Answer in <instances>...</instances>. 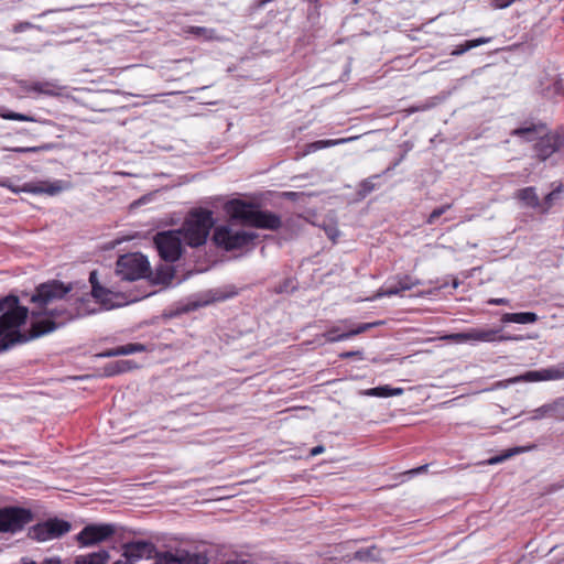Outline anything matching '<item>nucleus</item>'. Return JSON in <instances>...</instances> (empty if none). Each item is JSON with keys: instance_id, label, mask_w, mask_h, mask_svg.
<instances>
[{"instance_id": "nucleus-28", "label": "nucleus", "mask_w": 564, "mask_h": 564, "mask_svg": "<svg viewBox=\"0 0 564 564\" xmlns=\"http://www.w3.org/2000/svg\"><path fill=\"white\" fill-rule=\"evenodd\" d=\"M186 36L193 35L198 39H203L206 41L215 40L216 31L214 29H208L205 26H187L183 30Z\"/></svg>"}, {"instance_id": "nucleus-17", "label": "nucleus", "mask_w": 564, "mask_h": 564, "mask_svg": "<svg viewBox=\"0 0 564 564\" xmlns=\"http://www.w3.org/2000/svg\"><path fill=\"white\" fill-rule=\"evenodd\" d=\"M546 130L543 123H524L511 131V135L519 137L527 142L538 141L542 133Z\"/></svg>"}, {"instance_id": "nucleus-15", "label": "nucleus", "mask_w": 564, "mask_h": 564, "mask_svg": "<svg viewBox=\"0 0 564 564\" xmlns=\"http://www.w3.org/2000/svg\"><path fill=\"white\" fill-rule=\"evenodd\" d=\"M380 324H381V322L361 323L354 327L347 328L346 330L337 334V336H333V334L339 332V327H333L327 333L324 334V337L326 338V341H328V343L341 341V340L351 338L356 335H359L361 333H365V332L369 330L370 328H372L377 325H380Z\"/></svg>"}, {"instance_id": "nucleus-39", "label": "nucleus", "mask_w": 564, "mask_h": 564, "mask_svg": "<svg viewBox=\"0 0 564 564\" xmlns=\"http://www.w3.org/2000/svg\"><path fill=\"white\" fill-rule=\"evenodd\" d=\"M452 207L451 204H445L441 207H437L435 208L430 215H429V218H427V223L429 224H434L437 221V219L444 215L449 208Z\"/></svg>"}, {"instance_id": "nucleus-23", "label": "nucleus", "mask_w": 564, "mask_h": 564, "mask_svg": "<svg viewBox=\"0 0 564 564\" xmlns=\"http://www.w3.org/2000/svg\"><path fill=\"white\" fill-rule=\"evenodd\" d=\"M501 321L503 323L532 324L538 321V315L533 312L506 313Z\"/></svg>"}, {"instance_id": "nucleus-46", "label": "nucleus", "mask_w": 564, "mask_h": 564, "mask_svg": "<svg viewBox=\"0 0 564 564\" xmlns=\"http://www.w3.org/2000/svg\"><path fill=\"white\" fill-rule=\"evenodd\" d=\"M30 26H31V23L24 22V23H20L18 25H15L13 30H14V32H22Z\"/></svg>"}, {"instance_id": "nucleus-25", "label": "nucleus", "mask_w": 564, "mask_h": 564, "mask_svg": "<svg viewBox=\"0 0 564 564\" xmlns=\"http://www.w3.org/2000/svg\"><path fill=\"white\" fill-rule=\"evenodd\" d=\"M109 560V553L105 550L90 553L88 555H79L75 560V564H106Z\"/></svg>"}, {"instance_id": "nucleus-37", "label": "nucleus", "mask_w": 564, "mask_h": 564, "mask_svg": "<svg viewBox=\"0 0 564 564\" xmlns=\"http://www.w3.org/2000/svg\"><path fill=\"white\" fill-rule=\"evenodd\" d=\"M377 549L375 546L361 549L355 553V558L367 561V560H376L377 558Z\"/></svg>"}, {"instance_id": "nucleus-8", "label": "nucleus", "mask_w": 564, "mask_h": 564, "mask_svg": "<svg viewBox=\"0 0 564 564\" xmlns=\"http://www.w3.org/2000/svg\"><path fill=\"white\" fill-rule=\"evenodd\" d=\"M562 148H564V131L546 132L545 130L534 144L536 156L541 161L547 160Z\"/></svg>"}, {"instance_id": "nucleus-21", "label": "nucleus", "mask_w": 564, "mask_h": 564, "mask_svg": "<svg viewBox=\"0 0 564 564\" xmlns=\"http://www.w3.org/2000/svg\"><path fill=\"white\" fill-rule=\"evenodd\" d=\"M538 381H543L542 369L529 370L522 375L509 378L503 382H499V386L508 387L510 384L520 383V382H538Z\"/></svg>"}, {"instance_id": "nucleus-41", "label": "nucleus", "mask_w": 564, "mask_h": 564, "mask_svg": "<svg viewBox=\"0 0 564 564\" xmlns=\"http://www.w3.org/2000/svg\"><path fill=\"white\" fill-rule=\"evenodd\" d=\"M521 452H523V448H521V447H514V448H512V449H509V452H508V453H506L505 455L494 457V458H491L489 462H490L491 464L500 463V462H502L503 459L509 458V457L513 456L514 454H518V453H521Z\"/></svg>"}, {"instance_id": "nucleus-30", "label": "nucleus", "mask_w": 564, "mask_h": 564, "mask_svg": "<svg viewBox=\"0 0 564 564\" xmlns=\"http://www.w3.org/2000/svg\"><path fill=\"white\" fill-rule=\"evenodd\" d=\"M350 140H352V138H343V139H336V140H318V141L307 144L306 152L310 153V152H314V151L322 150L325 148H330V147H334L337 144H343Z\"/></svg>"}, {"instance_id": "nucleus-11", "label": "nucleus", "mask_w": 564, "mask_h": 564, "mask_svg": "<svg viewBox=\"0 0 564 564\" xmlns=\"http://www.w3.org/2000/svg\"><path fill=\"white\" fill-rule=\"evenodd\" d=\"M156 554V547L152 542L133 541L123 545V556L131 563L154 557Z\"/></svg>"}, {"instance_id": "nucleus-18", "label": "nucleus", "mask_w": 564, "mask_h": 564, "mask_svg": "<svg viewBox=\"0 0 564 564\" xmlns=\"http://www.w3.org/2000/svg\"><path fill=\"white\" fill-rule=\"evenodd\" d=\"M416 282H413L410 276H404L399 280L397 284H390L382 286L371 300L379 299L382 296H391L404 291L411 290Z\"/></svg>"}, {"instance_id": "nucleus-10", "label": "nucleus", "mask_w": 564, "mask_h": 564, "mask_svg": "<svg viewBox=\"0 0 564 564\" xmlns=\"http://www.w3.org/2000/svg\"><path fill=\"white\" fill-rule=\"evenodd\" d=\"M116 532L113 524H89L86 525L77 535V541L83 546H91L111 538Z\"/></svg>"}, {"instance_id": "nucleus-27", "label": "nucleus", "mask_w": 564, "mask_h": 564, "mask_svg": "<svg viewBox=\"0 0 564 564\" xmlns=\"http://www.w3.org/2000/svg\"><path fill=\"white\" fill-rule=\"evenodd\" d=\"M45 523L53 539L59 538L61 535L67 533L70 530L69 522L65 520L51 519L47 520Z\"/></svg>"}, {"instance_id": "nucleus-47", "label": "nucleus", "mask_w": 564, "mask_h": 564, "mask_svg": "<svg viewBox=\"0 0 564 564\" xmlns=\"http://www.w3.org/2000/svg\"><path fill=\"white\" fill-rule=\"evenodd\" d=\"M323 452H324V447L322 445H318V446L312 448L311 454L313 456H316V455H318V454H321Z\"/></svg>"}, {"instance_id": "nucleus-33", "label": "nucleus", "mask_w": 564, "mask_h": 564, "mask_svg": "<svg viewBox=\"0 0 564 564\" xmlns=\"http://www.w3.org/2000/svg\"><path fill=\"white\" fill-rule=\"evenodd\" d=\"M379 178V175H373L367 180H364L359 185V195L366 197L377 187L376 180Z\"/></svg>"}, {"instance_id": "nucleus-48", "label": "nucleus", "mask_w": 564, "mask_h": 564, "mask_svg": "<svg viewBox=\"0 0 564 564\" xmlns=\"http://www.w3.org/2000/svg\"><path fill=\"white\" fill-rule=\"evenodd\" d=\"M208 303H193V304H189L188 307H187V311L189 310H194V308H197L199 306H203V305H207Z\"/></svg>"}, {"instance_id": "nucleus-52", "label": "nucleus", "mask_w": 564, "mask_h": 564, "mask_svg": "<svg viewBox=\"0 0 564 564\" xmlns=\"http://www.w3.org/2000/svg\"><path fill=\"white\" fill-rule=\"evenodd\" d=\"M23 564H36V563H35V562H33V561H30V562H25V563H23Z\"/></svg>"}, {"instance_id": "nucleus-38", "label": "nucleus", "mask_w": 564, "mask_h": 564, "mask_svg": "<svg viewBox=\"0 0 564 564\" xmlns=\"http://www.w3.org/2000/svg\"><path fill=\"white\" fill-rule=\"evenodd\" d=\"M50 144H44L40 147H17L9 149L10 151L18 152V153H37L40 151L50 150Z\"/></svg>"}, {"instance_id": "nucleus-9", "label": "nucleus", "mask_w": 564, "mask_h": 564, "mask_svg": "<svg viewBox=\"0 0 564 564\" xmlns=\"http://www.w3.org/2000/svg\"><path fill=\"white\" fill-rule=\"evenodd\" d=\"M31 520L30 511L22 508L0 509V531H20Z\"/></svg>"}, {"instance_id": "nucleus-13", "label": "nucleus", "mask_w": 564, "mask_h": 564, "mask_svg": "<svg viewBox=\"0 0 564 564\" xmlns=\"http://www.w3.org/2000/svg\"><path fill=\"white\" fill-rule=\"evenodd\" d=\"M225 210L232 219L249 225L256 206L241 199H231L225 204Z\"/></svg>"}, {"instance_id": "nucleus-29", "label": "nucleus", "mask_w": 564, "mask_h": 564, "mask_svg": "<svg viewBox=\"0 0 564 564\" xmlns=\"http://www.w3.org/2000/svg\"><path fill=\"white\" fill-rule=\"evenodd\" d=\"M543 381L564 379V361L542 369Z\"/></svg>"}, {"instance_id": "nucleus-7", "label": "nucleus", "mask_w": 564, "mask_h": 564, "mask_svg": "<svg viewBox=\"0 0 564 564\" xmlns=\"http://www.w3.org/2000/svg\"><path fill=\"white\" fill-rule=\"evenodd\" d=\"M0 187L8 188L13 193L24 192V193H32V194H47L50 196L57 195L66 188L63 181H55V182L37 181V182L25 183L22 186H17L8 177H0Z\"/></svg>"}, {"instance_id": "nucleus-35", "label": "nucleus", "mask_w": 564, "mask_h": 564, "mask_svg": "<svg viewBox=\"0 0 564 564\" xmlns=\"http://www.w3.org/2000/svg\"><path fill=\"white\" fill-rule=\"evenodd\" d=\"M0 117L7 120L35 121V119L31 116L14 112L7 109H0Z\"/></svg>"}, {"instance_id": "nucleus-24", "label": "nucleus", "mask_w": 564, "mask_h": 564, "mask_svg": "<svg viewBox=\"0 0 564 564\" xmlns=\"http://www.w3.org/2000/svg\"><path fill=\"white\" fill-rule=\"evenodd\" d=\"M403 389L401 388H391L390 386H380L376 388L368 389L362 392L365 395L376 397V398H389L394 395L402 394Z\"/></svg>"}, {"instance_id": "nucleus-14", "label": "nucleus", "mask_w": 564, "mask_h": 564, "mask_svg": "<svg viewBox=\"0 0 564 564\" xmlns=\"http://www.w3.org/2000/svg\"><path fill=\"white\" fill-rule=\"evenodd\" d=\"M249 226L267 230H278L282 226V220L279 215L272 212L256 208Z\"/></svg>"}, {"instance_id": "nucleus-34", "label": "nucleus", "mask_w": 564, "mask_h": 564, "mask_svg": "<svg viewBox=\"0 0 564 564\" xmlns=\"http://www.w3.org/2000/svg\"><path fill=\"white\" fill-rule=\"evenodd\" d=\"M563 192V185L558 184L552 192H550L545 197L543 202V212H546L550 209L554 203V200L560 198L561 193Z\"/></svg>"}, {"instance_id": "nucleus-51", "label": "nucleus", "mask_w": 564, "mask_h": 564, "mask_svg": "<svg viewBox=\"0 0 564 564\" xmlns=\"http://www.w3.org/2000/svg\"><path fill=\"white\" fill-rule=\"evenodd\" d=\"M113 564H126V563H124V562H122V561H117V562H115Z\"/></svg>"}, {"instance_id": "nucleus-1", "label": "nucleus", "mask_w": 564, "mask_h": 564, "mask_svg": "<svg viewBox=\"0 0 564 564\" xmlns=\"http://www.w3.org/2000/svg\"><path fill=\"white\" fill-rule=\"evenodd\" d=\"M31 302L35 307L32 315H44L47 318L32 323L28 335L19 329L28 318V307L20 305L19 297L14 294L0 299V352L54 332L75 318L97 312L89 307L88 293H78L74 283L65 284L59 280L37 285Z\"/></svg>"}, {"instance_id": "nucleus-5", "label": "nucleus", "mask_w": 564, "mask_h": 564, "mask_svg": "<svg viewBox=\"0 0 564 564\" xmlns=\"http://www.w3.org/2000/svg\"><path fill=\"white\" fill-rule=\"evenodd\" d=\"M153 240L159 256L165 262H175L181 258L184 240L180 230L160 231Z\"/></svg>"}, {"instance_id": "nucleus-22", "label": "nucleus", "mask_w": 564, "mask_h": 564, "mask_svg": "<svg viewBox=\"0 0 564 564\" xmlns=\"http://www.w3.org/2000/svg\"><path fill=\"white\" fill-rule=\"evenodd\" d=\"M133 368H135V365L131 360H117L109 362L104 367V375L106 377H112L129 371Z\"/></svg>"}, {"instance_id": "nucleus-19", "label": "nucleus", "mask_w": 564, "mask_h": 564, "mask_svg": "<svg viewBox=\"0 0 564 564\" xmlns=\"http://www.w3.org/2000/svg\"><path fill=\"white\" fill-rule=\"evenodd\" d=\"M89 282L91 284L90 295L96 299V301L104 306V308L109 310L112 308L113 305L108 303V296L110 292L105 288L100 286L97 280V272L93 271L89 274Z\"/></svg>"}, {"instance_id": "nucleus-4", "label": "nucleus", "mask_w": 564, "mask_h": 564, "mask_svg": "<svg viewBox=\"0 0 564 564\" xmlns=\"http://www.w3.org/2000/svg\"><path fill=\"white\" fill-rule=\"evenodd\" d=\"M150 272V263L143 254L139 252L120 256L116 273L126 281H135L145 278Z\"/></svg>"}, {"instance_id": "nucleus-16", "label": "nucleus", "mask_w": 564, "mask_h": 564, "mask_svg": "<svg viewBox=\"0 0 564 564\" xmlns=\"http://www.w3.org/2000/svg\"><path fill=\"white\" fill-rule=\"evenodd\" d=\"M23 89L26 93H35L39 95L59 96L63 87L58 84L57 80L52 79L25 83L23 85Z\"/></svg>"}, {"instance_id": "nucleus-2", "label": "nucleus", "mask_w": 564, "mask_h": 564, "mask_svg": "<svg viewBox=\"0 0 564 564\" xmlns=\"http://www.w3.org/2000/svg\"><path fill=\"white\" fill-rule=\"evenodd\" d=\"M214 224L213 213L198 208L189 213L178 230L186 245L197 248L206 243Z\"/></svg>"}, {"instance_id": "nucleus-40", "label": "nucleus", "mask_w": 564, "mask_h": 564, "mask_svg": "<svg viewBox=\"0 0 564 564\" xmlns=\"http://www.w3.org/2000/svg\"><path fill=\"white\" fill-rule=\"evenodd\" d=\"M326 236L332 240L336 241L339 236V230L335 224L323 225Z\"/></svg>"}, {"instance_id": "nucleus-50", "label": "nucleus", "mask_w": 564, "mask_h": 564, "mask_svg": "<svg viewBox=\"0 0 564 564\" xmlns=\"http://www.w3.org/2000/svg\"><path fill=\"white\" fill-rule=\"evenodd\" d=\"M226 564H248L246 561H230V562H227Z\"/></svg>"}, {"instance_id": "nucleus-20", "label": "nucleus", "mask_w": 564, "mask_h": 564, "mask_svg": "<svg viewBox=\"0 0 564 564\" xmlns=\"http://www.w3.org/2000/svg\"><path fill=\"white\" fill-rule=\"evenodd\" d=\"M516 198H518L525 206L531 207V208H539L542 206L540 203L539 196L536 194V189L533 186H529V187L519 189L516 193Z\"/></svg>"}, {"instance_id": "nucleus-26", "label": "nucleus", "mask_w": 564, "mask_h": 564, "mask_svg": "<svg viewBox=\"0 0 564 564\" xmlns=\"http://www.w3.org/2000/svg\"><path fill=\"white\" fill-rule=\"evenodd\" d=\"M491 41L490 37H478L475 40H467L462 44L455 46V48L451 52L453 56H459L464 53L468 52L471 48L478 47L480 45L487 44Z\"/></svg>"}, {"instance_id": "nucleus-49", "label": "nucleus", "mask_w": 564, "mask_h": 564, "mask_svg": "<svg viewBox=\"0 0 564 564\" xmlns=\"http://www.w3.org/2000/svg\"><path fill=\"white\" fill-rule=\"evenodd\" d=\"M422 470H423V466H420V467H417V468H415V469L410 470L409 473H410V474H419V473H421Z\"/></svg>"}, {"instance_id": "nucleus-53", "label": "nucleus", "mask_w": 564, "mask_h": 564, "mask_svg": "<svg viewBox=\"0 0 564 564\" xmlns=\"http://www.w3.org/2000/svg\"><path fill=\"white\" fill-rule=\"evenodd\" d=\"M431 340H433V338H426V337L424 338V341H425V343H426V341H431Z\"/></svg>"}, {"instance_id": "nucleus-6", "label": "nucleus", "mask_w": 564, "mask_h": 564, "mask_svg": "<svg viewBox=\"0 0 564 564\" xmlns=\"http://www.w3.org/2000/svg\"><path fill=\"white\" fill-rule=\"evenodd\" d=\"M501 328H470L466 332L454 333L442 337V339H448L456 343L463 341H505V340H518L519 337L501 335Z\"/></svg>"}, {"instance_id": "nucleus-43", "label": "nucleus", "mask_w": 564, "mask_h": 564, "mask_svg": "<svg viewBox=\"0 0 564 564\" xmlns=\"http://www.w3.org/2000/svg\"><path fill=\"white\" fill-rule=\"evenodd\" d=\"M97 356L100 358L117 357L118 356L117 348L115 347V348L106 349L102 352L98 354Z\"/></svg>"}, {"instance_id": "nucleus-36", "label": "nucleus", "mask_w": 564, "mask_h": 564, "mask_svg": "<svg viewBox=\"0 0 564 564\" xmlns=\"http://www.w3.org/2000/svg\"><path fill=\"white\" fill-rule=\"evenodd\" d=\"M546 95L555 98L564 96V85L561 79L555 80L550 87L546 88Z\"/></svg>"}, {"instance_id": "nucleus-42", "label": "nucleus", "mask_w": 564, "mask_h": 564, "mask_svg": "<svg viewBox=\"0 0 564 564\" xmlns=\"http://www.w3.org/2000/svg\"><path fill=\"white\" fill-rule=\"evenodd\" d=\"M516 0H491V4L496 9H505L512 4Z\"/></svg>"}, {"instance_id": "nucleus-32", "label": "nucleus", "mask_w": 564, "mask_h": 564, "mask_svg": "<svg viewBox=\"0 0 564 564\" xmlns=\"http://www.w3.org/2000/svg\"><path fill=\"white\" fill-rule=\"evenodd\" d=\"M31 536L37 541H47L52 540V534L48 532V529L46 528V523H40L33 527L31 531Z\"/></svg>"}, {"instance_id": "nucleus-31", "label": "nucleus", "mask_w": 564, "mask_h": 564, "mask_svg": "<svg viewBox=\"0 0 564 564\" xmlns=\"http://www.w3.org/2000/svg\"><path fill=\"white\" fill-rule=\"evenodd\" d=\"M116 348H117L118 356H127V355L142 352V351L147 350L145 346L140 343H130L127 345L118 346Z\"/></svg>"}, {"instance_id": "nucleus-45", "label": "nucleus", "mask_w": 564, "mask_h": 564, "mask_svg": "<svg viewBox=\"0 0 564 564\" xmlns=\"http://www.w3.org/2000/svg\"><path fill=\"white\" fill-rule=\"evenodd\" d=\"M488 304L491 305H506L508 304V300L506 299H491L488 301Z\"/></svg>"}, {"instance_id": "nucleus-44", "label": "nucleus", "mask_w": 564, "mask_h": 564, "mask_svg": "<svg viewBox=\"0 0 564 564\" xmlns=\"http://www.w3.org/2000/svg\"><path fill=\"white\" fill-rule=\"evenodd\" d=\"M355 356H359L361 358L362 356V352L359 351V350H351V351H345L343 354L339 355V357L341 359H349V358H352Z\"/></svg>"}, {"instance_id": "nucleus-12", "label": "nucleus", "mask_w": 564, "mask_h": 564, "mask_svg": "<svg viewBox=\"0 0 564 564\" xmlns=\"http://www.w3.org/2000/svg\"><path fill=\"white\" fill-rule=\"evenodd\" d=\"M545 417L564 421V395L532 411L531 420H542Z\"/></svg>"}, {"instance_id": "nucleus-3", "label": "nucleus", "mask_w": 564, "mask_h": 564, "mask_svg": "<svg viewBox=\"0 0 564 564\" xmlns=\"http://www.w3.org/2000/svg\"><path fill=\"white\" fill-rule=\"evenodd\" d=\"M258 235L243 229H235L231 225H221L215 228L213 241L217 247L227 251L242 249L251 245Z\"/></svg>"}]
</instances>
